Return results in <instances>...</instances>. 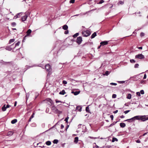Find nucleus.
<instances>
[{"label": "nucleus", "mask_w": 148, "mask_h": 148, "mask_svg": "<svg viewBox=\"0 0 148 148\" xmlns=\"http://www.w3.org/2000/svg\"><path fill=\"white\" fill-rule=\"evenodd\" d=\"M130 62L132 63H134L135 62V61L133 59H131L130 60Z\"/></svg>", "instance_id": "obj_40"}, {"label": "nucleus", "mask_w": 148, "mask_h": 148, "mask_svg": "<svg viewBox=\"0 0 148 148\" xmlns=\"http://www.w3.org/2000/svg\"><path fill=\"white\" fill-rule=\"evenodd\" d=\"M116 94H114L112 95V98H116Z\"/></svg>", "instance_id": "obj_44"}, {"label": "nucleus", "mask_w": 148, "mask_h": 148, "mask_svg": "<svg viewBox=\"0 0 148 148\" xmlns=\"http://www.w3.org/2000/svg\"><path fill=\"white\" fill-rule=\"evenodd\" d=\"M14 40H15V39H10L9 40V43L10 44L11 43H12V42H14Z\"/></svg>", "instance_id": "obj_29"}, {"label": "nucleus", "mask_w": 148, "mask_h": 148, "mask_svg": "<svg viewBox=\"0 0 148 148\" xmlns=\"http://www.w3.org/2000/svg\"><path fill=\"white\" fill-rule=\"evenodd\" d=\"M72 92V93H73L75 95H78V94H79V93L80 92L79 91H75V92Z\"/></svg>", "instance_id": "obj_20"}, {"label": "nucleus", "mask_w": 148, "mask_h": 148, "mask_svg": "<svg viewBox=\"0 0 148 148\" xmlns=\"http://www.w3.org/2000/svg\"><path fill=\"white\" fill-rule=\"evenodd\" d=\"M76 110H78L79 111H81L82 110V107L80 106H77L76 108Z\"/></svg>", "instance_id": "obj_14"}, {"label": "nucleus", "mask_w": 148, "mask_h": 148, "mask_svg": "<svg viewBox=\"0 0 148 148\" xmlns=\"http://www.w3.org/2000/svg\"><path fill=\"white\" fill-rule=\"evenodd\" d=\"M118 82L120 84H123L125 82V81H119Z\"/></svg>", "instance_id": "obj_46"}, {"label": "nucleus", "mask_w": 148, "mask_h": 148, "mask_svg": "<svg viewBox=\"0 0 148 148\" xmlns=\"http://www.w3.org/2000/svg\"><path fill=\"white\" fill-rule=\"evenodd\" d=\"M88 138H90L91 139H95L97 138L96 137H91V136H89Z\"/></svg>", "instance_id": "obj_47"}, {"label": "nucleus", "mask_w": 148, "mask_h": 148, "mask_svg": "<svg viewBox=\"0 0 148 148\" xmlns=\"http://www.w3.org/2000/svg\"><path fill=\"white\" fill-rule=\"evenodd\" d=\"M86 111L87 112H89V108L88 106L86 107Z\"/></svg>", "instance_id": "obj_34"}, {"label": "nucleus", "mask_w": 148, "mask_h": 148, "mask_svg": "<svg viewBox=\"0 0 148 148\" xmlns=\"http://www.w3.org/2000/svg\"><path fill=\"white\" fill-rule=\"evenodd\" d=\"M119 3L123 5L124 3V2L121 1H120L119 2Z\"/></svg>", "instance_id": "obj_50"}, {"label": "nucleus", "mask_w": 148, "mask_h": 148, "mask_svg": "<svg viewBox=\"0 0 148 148\" xmlns=\"http://www.w3.org/2000/svg\"><path fill=\"white\" fill-rule=\"evenodd\" d=\"M136 59H142L144 58V56L142 54H140L135 56Z\"/></svg>", "instance_id": "obj_5"}, {"label": "nucleus", "mask_w": 148, "mask_h": 148, "mask_svg": "<svg viewBox=\"0 0 148 148\" xmlns=\"http://www.w3.org/2000/svg\"><path fill=\"white\" fill-rule=\"evenodd\" d=\"M125 121H127L128 122L131 123V122H132L133 121H134L132 120V118H131L130 119H127V120H125Z\"/></svg>", "instance_id": "obj_16"}, {"label": "nucleus", "mask_w": 148, "mask_h": 148, "mask_svg": "<svg viewBox=\"0 0 148 148\" xmlns=\"http://www.w3.org/2000/svg\"><path fill=\"white\" fill-rule=\"evenodd\" d=\"M118 141V140L116 138L114 137L112 138V142H114L115 141Z\"/></svg>", "instance_id": "obj_26"}, {"label": "nucleus", "mask_w": 148, "mask_h": 148, "mask_svg": "<svg viewBox=\"0 0 148 148\" xmlns=\"http://www.w3.org/2000/svg\"><path fill=\"white\" fill-rule=\"evenodd\" d=\"M110 84L111 85H115V86H116V85H117V84L116 83H111Z\"/></svg>", "instance_id": "obj_37"}, {"label": "nucleus", "mask_w": 148, "mask_h": 148, "mask_svg": "<svg viewBox=\"0 0 148 148\" xmlns=\"http://www.w3.org/2000/svg\"><path fill=\"white\" fill-rule=\"evenodd\" d=\"M82 37L79 36L77 38L76 42L78 45L80 44L82 42Z\"/></svg>", "instance_id": "obj_6"}, {"label": "nucleus", "mask_w": 148, "mask_h": 148, "mask_svg": "<svg viewBox=\"0 0 148 148\" xmlns=\"http://www.w3.org/2000/svg\"><path fill=\"white\" fill-rule=\"evenodd\" d=\"M140 94L141 93L142 95H143L144 93V91L143 90H142L140 91Z\"/></svg>", "instance_id": "obj_42"}, {"label": "nucleus", "mask_w": 148, "mask_h": 148, "mask_svg": "<svg viewBox=\"0 0 148 148\" xmlns=\"http://www.w3.org/2000/svg\"><path fill=\"white\" fill-rule=\"evenodd\" d=\"M47 101L50 103V104H50L51 105H52L53 104V102L51 100V99H48Z\"/></svg>", "instance_id": "obj_13"}, {"label": "nucleus", "mask_w": 148, "mask_h": 148, "mask_svg": "<svg viewBox=\"0 0 148 148\" xmlns=\"http://www.w3.org/2000/svg\"><path fill=\"white\" fill-rule=\"evenodd\" d=\"M120 125L121 127L124 128L125 126L126 125L124 123H121L120 124Z\"/></svg>", "instance_id": "obj_11"}, {"label": "nucleus", "mask_w": 148, "mask_h": 148, "mask_svg": "<svg viewBox=\"0 0 148 148\" xmlns=\"http://www.w3.org/2000/svg\"><path fill=\"white\" fill-rule=\"evenodd\" d=\"M118 112V110H115V111L114 112V114Z\"/></svg>", "instance_id": "obj_63"}, {"label": "nucleus", "mask_w": 148, "mask_h": 148, "mask_svg": "<svg viewBox=\"0 0 148 148\" xmlns=\"http://www.w3.org/2000/svg\"><path fill=\"white\" fill-rule=\"evenodd\" d=\"M13 134V132L12 131L9 132H8V135L9 136H11Z\"/></svg>", "instance_id": "obj_24"}, {"label": "nucleus", "mask_w": 148, "mask_h": 148, "mask_svg": "<svg viewBox=\"0 0 148 148\" xmlns=\"http://www.w3.org/2000/svg\"><path fill=\"white\" fill-rule=\"evenodd\" d=\"M144 36V33L143 32H141L140 34V36Z\"/></svg>", "instance_id": "obj_51"}, {"label": "nucleus", "mask_w": 148, "mask_h": 148, "mask_svg": "<svg viewBox=\"0 0 148 148\" xmlns=\"http://www.w3.org/2000/svg\"><path fill=\"white\" fill-rule=\"evenodd\" d=\"M17 121L16 119H14L11 121V123L12 124H14L16 123L17 122Z\"/></svg>", "instance_id": "obj_18"}, {"label": "nucleus", "mask_w": 148, "mask_h": 148, "mask_svg": "<svg viewBox=\"0 0 148 148\" xmlns=\"http://www.w3.org/2000/svg\"><path fill=\"white\" fill-rule=\"evenodd\" d=\"M147 77V75L146 74H145L144 76L143 79H145Z\"/></svg>", "instance_id": "obj_56"}, {"label": "nucleus", "mask_w": 148, "mask_h": 148, "mask_svg": "<svg viewBox=\"0 0 148 148\" xmlns=\"http://www.w3.org/2000/svg\"><path fill=\"white\" fill-rule=\"evenodd\" d=\"M29 93H26V100H27L29 97Z\"/></svg>", "instance_id": "obj_30"}, {"label": "nucleus", "mask_w": 148, "mask_h": 148, "mask_svg": "<svg viewBox=\"0 0 148 148\" xmlns=\"http://www.w3.org/2000/svg\"><path fill=\"white\" fill-rule=\"evenodd\" d=\"M82 34L84 36L87 37L90 34V32L89 30L84 31L82 32Z\"/></svg>", "instance_id": "obj_1"}, {"label": "nucleus", "mask_w": 148, "mask_h": 148, "mask_svg": "<svg viewBox=\"0 0 148 148\" xmlns=\"http://www.w3.org/2000/svg\"><path fill=\"white\" fill-rule=\"evenodd\" d=\"M45 68L47 71L49 72H50L51 71V66L49 64H47L45 66Z\"/></svg>", "instance_id": "obj_3"}, {"label": "nucleus", "mask_w": 148, "mask_h": 148, "mask_svg": "<svg viewBox=\"0 0 148 148\" xmlns=\"http://www.w3.org/2000/svg\"><path fill=\"white\" fill-rule=\"evenodd\" d=\"M110 73V72H109L108 71H106L105 73L104 74V75L108 76V75Z\"/></svg>", "instance_id": "obj_27"}, {"label": "nucleus", "mask_w": 148, "mask_h": 148, "mask_svg": "<svg viewBox=\"0 0 148 148\" xmlns=\"http://www.w3.org/2000/svg\"><path fill=\"white\" fill-rule=\"evenodd\" d=\"M139 66V64H136L134 65V67L135 68H137Z\"/></svg>", "instance_id": "obj_41"}, {"label": "nucleus", "mask_w": 148, "mask_h": 148, "mask_svg": "<svg viewBox=\"0 0 148 148\" xmlns=\"http://www.w3.org/2000/svg\"><path fill=\"white\" fill-rule=\"evenodd\" d=\"M64 127V126L63 125H61V129H62Z\"/></svg>", "instance_id": "obj_62"}, {"label": "nucleus", "mask_w": 148, "mask_h": 148, "mask_svg": "<svg viewBox=\"0 0 148 148\" xmlns=\"http://www.w3.org/2000/svg\"><path fill=\"white\" fill-rule=\"evenodd\" d=\"M75 0H70V3H74L75 2Z\"/></svg>", "instance_id": "obj_45"}, {"label": "nucleus", "mask_w": 148, "mask_h": 148, "mask_svg": "<svg viewBox=\"0 0 148 148\" xmlns=\"http://www.w3.org/2000/svg\"><path fill=\"white\" fill-rule=\"evenodd\" d=\"M136 142L138 143H140V141L139 140H136Z\"/></svg>", "instance_id": "obj_57"}, {"label": "nucleus", "mask_w": 148, "mask_h": 148, "mask_svg": "<svg viewBox=\"0 0 148 148\" xmlns=\"http://www.w3.org/2000/svg\"><path fill=\"white\" fill-rule=\"evenodd\" d=\"M27 18V15H25L24 16L22 17L21 19L23 21H24L26 20Z\"/></svg>", "instance_id": "obj_9"}, {"label": "nucleus", "mask_w": 148, "mask_h": 148, "mask_svg": "<svg viewBox=\"0 0 148 148\" xmlns=\"http://www.w3.org/2000/svg\"><path fill=\"white\" fill-rule=\"evenodd\" d=\"M78 138L77 137H75L74 138V142L75 144H77V143L78 142Z\"/></svg>", "instance_id": "obj_10"}, {"label": "nucleus", "mask_w": 148, "mask_h": 148, "mask_svg": "<svg viewBox=\"0 0 148 148\" xmlns=\"http://www.w3.org/2000/svg\"><path fill=\"white\" fill-rule=\"evenodd\" d=\"M125 117L123 115H121V116H120V118H124V117Z\"/></svg>", "instance_id": "obj_64"}, {"label": "nucleus", "mask_w": 148, "mask_h": 148, "mask_svg": "<svg viewBox=\"0 0 148 148\" xmlns=\"http://www.w3.org/2000/svg\"><path fill=\"white\" fill-rule=\"evenodd\" d=\"M46 144L47 145H50L51 144V142L50 141H48L46 142Z\"/></svg>", "instance_id": "obj_25"}, {"label": "nucleus", "mask_w": 148, "mask_h": 148, "mask_svg": "<svg viewBox=\"0 0 148 148\" xmlns=\"http://www.w3.org/2000/svg\"><path fill=\"white\" fill-rule=\"evenodd\" d=\"M140 120L142 121H145L148 120V116H140Z\"/></svg>", "instance_id": "obj_2"}, {"label": "nucleus", "mask_w": 148, "mask_h": 148, "mask_svg": "<svg viewBox=\"0 0 148 148\" xmlns=\"http://www.w3.org/2000/svg\"><path fill=\"white\" fill-rule=\"evenodd\" d=\"M34 113H33L32 114V115L30 117V118H31L32 119L34 117Z\"/></svg>", "instance_id": "obj_55"}, {"label": "nucleus", "mask_w": 148, "mask_h": 148, "mask_svg": "<svg viewBox=\"0 0 148 148\" xmlns=\"http://www.w3.org/2000/svg\"><path fill=\"white\" fill-rule=\"evenodd\" d=\"M31 126L32 127H35L36 126V124L35 123H33L31 124Z\"/></svg>", "instance_id": "obj_33"}, {"label": "nucleus", "mask_w": 148, "mask_h": 148, "mask_svg": "<svg viewBox=\"0 0 148 148\" xmlns=\"http://www.w3.org/2000/svg\"><path fill=\"white\" fill-rule=\"evenodd\" d=\"M63 29L65 30H66L68 28V27L66 25H64L63 26Z\"/></svg>", "instance_id": "obj_19"}, {"label": "nucleus", "mask_w": 148, "mask_h": 148, "mask_svg": "<svg viewBox=\"0 0 148 148\" xmlns=\"http://www.w3.org/2000/svg\"><path fill=\"white\" fill-rule=\"evenodd\" d=\"M32 32V30L30 29H29L27 32V34L26 35L27 36H28Z\"/></svg>", "instance_id": "obj_8"}, {"label": "nucleus", "mask_w": 148, "mask_h": 148, "mask_svg": "<svg viewBox=\"0 0 148 148\" xmlns=\"http://www.w3.org/2000/svg\"><path fill=\"white\" fill-rule=\"evenodd\" d=\"M96 32L94 33L91 36V38L92 39L95 38L96 36Z\"/></svg>", "instance_id": "obj_15"}, {"label": "nucleus", "mask_w": 148, "mask_h": 148, "mask_svg": "<svg viewBox=\"0 0 148 148\" xmlns=\"http://www.w3.org/2000/svg\"><path fill=\"white\" fill-rule=\"evenodd\" d=\"M27 37V36L26 35L23 38V41H22V42H24L25 41V40L26 39V38Z\"/></svg>", "instance_id": "obj_36"}, {"label": "nucleus", "mask_w": 148, "mask_h": 148, "mask_svg": "<svg viewBox=\"0 0 148 148\" xmlns=\"http://www.w3.org/2000/svg\"><path fill=\"white\" fill-rule=\"evenodd\" d=\"M130 111V110H126L124 112V113L125 114H127L128 112H129Z\"/></svg>", "instance_id": "obj_49"}, {"label": "nucleus", "mask_w": 148, "mask_h": 148, "mask_svg": "<svg viewBox=\"0 0 148 148\" xmlns=\"http://www.w3.org/2000/svg\"><path fill=\"white\" fill-rule=\"evenodd\" d=\"M52 111L55 113L58 114H61L62 112L61 111L58 110L57 108H55V109H53Z\"/></svg>", "instance_id": "obj_4"}, {"label": "nucleus", "mask_w": 148, "mask_h": 148, "mask_svg": "<svg viewBox=\"0 0 148 148\" xmlns=\"http://www.w3.org/2000/svg\"><path fill=\"white\" fill-rule=\"evenodd\" d=\"M140 115H138L134 116V118H136V120H140Z\"/></svg>", "instance_id": "obj_23"}, {"label": "nucleus", "mask_w": 148, "mask_h": 148, "mask_svg": "<svg viewBox=\"0 0 148 148\" xmlns=\"http://www.w3.org/2000/svg\"><path fill=\"white\" fill-rule=\"evenodd\" d=\"M108 41H103L101 42V45H104L108 44Z\"/></svg>", "instance_id": "obj_7"}, {"label": "nucleus", "mask_w": 148, "mask_h": 148, "mask_svg": "<svg viewBox=\"0 0 148 148\" xmlns=\"http://www.w3.org/2000/svg\"><path fill=\"white\" fill-rule=\"evenodd\" d=\"M58 142V140L55 139L53 141V143L54 144H57Z\"/></svg>", "instance_id": "obj_31"}, {"label": "nucleus", "mask_w": 148, "mask_h": 148, "mask_svg": "<svg viewBox=\"0 0 148 148\" xmlns=\"http://www.w3.org/2000/svg\"><path fill=\"white\" fill-rule=\"evenodd\" d=\"M5 49L7 50L10 51L12 50V48H11L10 46H8L6 47Z\"/></svg>", "instance_id": "obj_17"}, {"label": "nucleus", "mask_w": 148, "mask_h": 148, "mask_svg": "<svg viewBox=\"0 0 148 148\" xmlns=\"http://www.w3.org/2000/svg\"><path fill=\"white\" fill-rule=\"evenodd\" d=\"M103 2H104V1H103V0H101V1H100L99 2L98 4H101L103 3Z\"/></svg>", "instance_id": "obj_38"}, {"label": "nucleus", "mask_w": 148, "mask_h": 148, "mask_svg": "<svg viewBox=\"0 0 148 148\" xmlns=\"http://www.w3.org/2000/svg\"><path fill=\"white\" fill-rule=\"evenodd\" d=\"M56 103H62V102H61V101H59V100H58L57 99H56Z\"/></svg>", "instance_id": "obj_52"}, {"label": "nucleus", "mask_w": 148, "mask_h": 148, "mask_svg": "<svg viewBox=\"0 0 148 148\" xmlns=\"http://www.w3.org/2000/svg\"><path fill=\"white\" fill-rule=\"evenodd\" d=\"M79 34L78 33H77L76 34H74L73 35V37H74V38H76V37L77 36H78Z\"/></svg>", "instance_id": "obj_32"}, {"label": "nucleus", "mask_w": 148, "mask_h": 148, "mask_svg": "<svg viewBox=\"0 0 148 148\" xmlns=\"http://www.w3.org/2000/svg\"><path fill=\"white\" fill-rule=\"evenodd\" d=\"M62 83L64 84H67V82L65 80H63L62 81Z\"/></svg>", "instance_id": "obj_43"}, {"label": "nucleus", "mask_w": 148, "mask_h": 148, "mask_svg": "<svg viewBox=\"0 0 148 148\" xmlns=\"http://www.w3.org/2000/svg\"><path fill=\"white\" fill-rule=\"evenodd\" d=\"M56 108V107L54 106H52V107H51V110H52V109H55V108Z\"/></svg>", "instance_id": "obj_61"}, {"label": "nucleus", "mask_w": 148, "mask_h": 148, "mask_svg": "<svg viewBox=\"0 0 148 148\" xmlns=\"http://www.w3.org/2000/svg\"><path fill=\"white\" fill-rule=\"evenodd\" d=\"M117 121H114L108 127H110L112 126L113 125H114L115 124H116L117 123Z\"/></svg>", "instance_id": "obj_22"}, {"label": "nucleus", "mask_w": 148, "mask_h": 148, "mask_svg": "<svg viewBox=\"0 0 148 148\" xmlns=\"http://www.w3.org/2000/svg\"><path fill=\"white\" fill-rule=\"evenodd\" d=\"M132 120H133V121H134L135 120H136V118H134V116L132 118Z\"/></svg>", "instance_id": "obj_59"}, {"label": "nucleus", "mask_w": 148, "mask_h": 148, "mask_svg": "<svg viewBox=\"0 0 148 148\" xmlns=\"http://www.w3.org/2000/svg\"><path fill=\"white\" fill-rule=\"evenodd\" d=\"M65 93V91L64 90H62L59 92V94L60 95H64Z\"/></svg>", "instance_id": "obj_21"}, {"label": "nucleus", "mask_w": 148, "mask_h": 148, "mask_svg": "<svg viewBox=\"0 0 148 148\" xmlns=\"http://www.w3.org/2000/svg\"><path fill=\"white\" fill-rule=\"evenodd\" d=\"M11 25L13 27H14L16 25V23L15 22H13L11 23Z\"/></svg>", "instance_id": "obj_39"}, {"label": "nucleus", "mask_w": 148, "mask_h": 148, "mask_svg": "<svg viewBox=\"0 0 148 148\" xmlns=\"http://www.w3.org/2000/svg\"><path fill=\"white\" fill-rule=\"evenodd\" d=\"M131 95L130 94H129L127 95V98L129 99H130L131 98Z\"/></svg>", "instance_id": "obj_28"}, {"label": "nucleus", "mask_w": 148, "mask_h": 148, "mask_svg": "<svg viewBox=\"0 0 148 148\" xmlns=\"http://www.w3.org/2000/svg\"><path fill=\"white\" fill-rule=\"evenodd\" d=\"M68 33H69V31L68 30H66V31H65L64 32V34H68Z\"/></svg>", "instance_id": "obj_58"}, {"label": "nucleus", "mask_w": 148, "mask_h": 148, "mask_svg": "<svg viewBox=\"0 0 148 148\" xmlns=\"http://www.w3.org/2000/svg\"><path fill=\"white\" fill-rule=\"evenodd\" d=\"M6 105L4 104L3 106L2 107V110L3 111H5L6 110Z\"/></svg>", "instance_id": "obj_12"}, {"label": "nucleus", "mask_w": 148, "mask_h": 148, "mask_svg": "<svg viewBox=\"0 0 148 148\" xmlns=\"http://www.w3.org/2000/svg\"><path fill=\"white\" fill-rule=\"evenodd\" d=\"M20 42H18L17 43L15 44V48L17 46H18L19 45Z\"/></svg>", "instance_id": "obj_35"}, {"label": "nucleus", "mask_w": 148, "mask_h": 148, "mask_svg": "<svg viewBox=\"0 0 148 148\" xmlns=\"http://www.w3.org/2000/svg\"><path fill=\"white\" fill-rule=\"evenodd\" d=\"M21 13H18L16 16H14V17H15V18H17L18 17V15H19V14H20Z\"/></svg>", "instance_id": "obj_53"}, {"label": "nucleus", "mask_w": 148, "mask_h": 148, "mask_svg": "<svg viewBox=\"0 0 148 148\" xmlns=\"http://www.w3.org/2000/svg\"><path fill=\"white\" fill-rule=\"evenodd\" d=\"M10 105L8 104L6 105V108L7 109V108H9L10 107Z\"/></svg>", "instance_id": "obj_60"}, {"label": "nucleus", "mask_w": 148, "mask_h": 148, "mask_svg": "<svg viewBox=\"0 0 148 148\" xmlns=\"http://www.w3.org/2000/svg\"><path fill=\"white\" fill-rule=\"evenodd\" d=\"M110 117L112 120H113V118H114V116H113V115H111L110 116Z\"/></svg>", "instance_id": "obj_54"}, {"label": "nucleus", "mask_w": 148, "mask_h": 148, "mask_svg": "<svg viewBox=\"0 0 148 148\" xmlns=\"http://www.w3.org/2000/svg\"><path fill=\"white\" fill-rule=\"evenodd\" d=\"M136 95L138 96H140V93L139 92H137L136 93Z\"/></svg>", "instance_id": "obj_48"}]
</instances>
